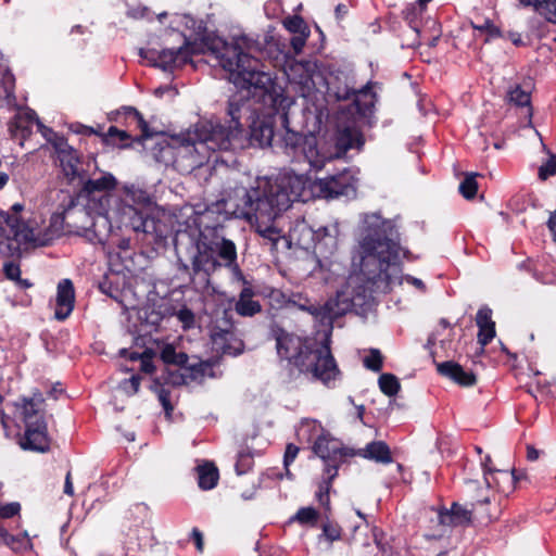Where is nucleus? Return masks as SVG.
<instances>
[{"label":"nucleus","instance_id":"1","mask_svg":"<svg viewBox=\"0 0 556 556\" xmlns=\"http://www.w3.org/2000/svg\"><path fill=\"white\" fill-rule=\"evenodd\" d=\"M355 190L356 179L349 168L314 181L304 175L283 172L275 178H258L256 187L250 189L237 182L229 185L223 192L220 204L226 214L245 219L261 237L276 245L282 238V230L275 220L293 202L349 197Z\"/></svg>","mask_w":556,"mask_h":556},{"label":"nucleus","instance_id":"2","mask_svg":"<svg viewBox=\"0 0 556 556\" xmlns=\"http://www.w3.org/2000/svg\"><path fill=\"white\" fill-rule=\"evenodd\" d=\"M409 251L401 245L399 229L393 219L380 213L361 215L357 228V256L363 274L374 282L379 292H390L405 281L421 292L426 286L419 278L403 276L402 260Z\"/></svg>","mask_w":556,"mask_h":556},{"label":"nucleus","instance_id":"3","mask_svg":"<svg viewBox=\"0 0 556 556\" xmlns=\"http://www.w3.org/2000/svg\"><path fill=\"white\" fill-rule=\"evenodd\" d=\"M277 112L258 114L256 110L245 106L240 101L228 100L224 121L216 116L199 119L193 131L176 132L172 124L164 123L156 115L146 119L141 114L139 137L151 139H274L276 136ZM281 126L288 128L286 113L279 115Z\"/></svg>","mask_w":556,"mask_h":556},{"label":"nucleus","instance_id":"4","mask_svg":"<svg viewBox=\"0 0 556 556\" xmlns=\"http://www.w3.org/2000/svg\"><path fill=\"white\" fill-rule=\"evenodd\" d=\"M254 43L255 41L248 36H241L235 41L228 42L215 33H206L201 36L200 42H190L186 39L180 48H186L190 58L194 54L210 52L222 68L228 73L229 81L237 88L247 90L254 88L261 90L263 94H267L273 88L270 75L261 70L260 59L243 51V47L252 50ZM191 62L192 59H190Z\"/></svg>","mask_w":556,"mask_h":556},{"label":"nucleus","instance_id":"5","mask_svg":"<svg viewBox=\"0 0 556 556\" xmlns=\"http://www.w3.org/2000/svg\"><path fill=\"white\" fill-rule=\"evenodd\" d=\"M277 354L301 372L312 374L326 386L340 378V370L331 354V333L326 328L319 342L303 339L282 329L275 332Z\"/></svg>","mask_w":556,"mask_h":556},{"label":"nucleus","instance_id":"6","mask_svg":"<svg viewBox=\"0 0 556 556\" xmlns=\"http://www.w3.org/2000/svg\"><path fill=\"white\" fill-rule=\"evenodd\" d=\"M354 260H358L361 264L357 248L355 249ZM374 291H378L376 286L363 274L359 267V273L348 277L334 299L328 300L323 305H315L306 301L305 304H299V308L309 313L316 323L326 327L331 333L336 318L351 311L363 313L369 308L372 303Z\"/></svg>","mask_w":556,"mask_h":556},{"label":"nucleus","instance_id":"7","mask_svg":"<svg viewBox=\"0 0 556 556\" xmlns=\"http://www.w3.org/2000/svg\"><path fill=\"white\" fill-rule=\"evenodd\" d=\"M123 189L125 200L114 210L118 229L150 236L155 242L162 239L165 226L150 213L153 202L149 193L135 185H125Z\"/></svg>","mask_w":556,"mask_h":556},{"label":"nucleus","instance_id":"8","mask_svg":"<svg viewBox=\"0 0 556 556\" xmlns=\"http://www.w3.org/2000/svg\"><path fill=\"white\" fill-rule=\"evenodd\" d=\"M378 83L368 81L361 89H348L340 98L348 100L354 96L353 102L336 116L337 139H364L363 127L371 126L377 93L372 87Z\"/></svg>","mask_w":556,"mask_h":556},{"label":"nucleus","instance_id":"9","mask_svg":"<svg viewBox=\"0 0 556 556\" xmlns=\"http://www.w3.org/2000/svg\"><path fill=\"white\" fill-rule=\"evenodd\" d=\"M106 119L111 125L105 130V126L97 124L96 126H88L80 122L64 123L67 127V135H75L80 137L97 136L100 139H109L116 137L117 139H141L139 137V124L141 121V113L131 105H123L116 110L106 113Z\"/></svg>","mask_w":556,"mask_h":556},{"label":"nucleus","instance_id":"10","mask_svg":"<svg viewBox=\"0 0 556 556\" xmlns=\"http://www.w3.org/2000/svg\"><path fill=\"white\" fill-rule=\"evenodd\" d=\"M288 155L299 162L306 161L311 167L321 169L333 159L345 157L349 150H362L365 141H279Z\"/></svg>","mask_w":556,"mask_h":556},{"label":"nucleus","instance_id":"11","mask_svg":"<svg viewBox=\"0 0 556 556\" xmlns=\"http://www.w3.org/2000/svg\"><path fill=\"white\" fill-rule=\"evenodd\" d=\"M312 450L325 464V473H329L330 478H336L339 467L349 457L355 456L354 450L345 447L343 443L326 431L312 445Z\"/></svg>","mask_w":556,"mask_h":556},{"label":"nucleus","instance_id":"12","mask_svg":"<svg viewBox=\"0 0 556 556\" xmlns=\"http://www.w3.org/2000/svg\"><path fill=\"white\" fill-rule=\"evenodd\" d=\"M222 263L215 256L212 247L198 244L197 253L192 256L191 283L198 291H205L210 286V276Z\"/></svg>","mask_w":556,"mask_h":556},{"label":"nucleus","instance_id":"13","mask_svg":"<svg viewBox=\"0 0 556 556\" xmlns=\"http://www.w3.org/2000/svg\"><path fill=\"white\" fill-rule=\"evenodd\" d=\"M55 160L67 179L68 184H74L77 180H84L83 160L79 152L68 141H51Z\"/></svg>","mask_w":556,"mask_h":556},{"label":"nucleus","instance_id":"14","mask_svg":"<svg viewBox=\"0 0 556 556\" xmlns=\"http://www.w3.org/2000/svg\"><path fill=\"white\" fill-rule=\"evenodd\" d=\"M532 79H525L522 84H516L507 91L508 101L518 108L525 109L526 123L521 125V130L532 132L522 134L521 136H534L543 139V134L532 124L533 108L531 105V88Z\"/></svg>","mask_w":556,"mask_h":556},{"label":"nucleus","instance_id":"15","mask_svg":"<svg viewBox=\"0 0 556 556\" xmlns=\"http://www.w3.org/2000/svg\"><path fill=\"white\" fill-rule=\"evenodd\" d=\"M64 231V216L55 213L50 217L49 226L45 231H36L34 229L23 227L22 240L34 244L35 247H45L50 244L55 238L60 237Z\"/></svg>","mask_w":556,"mask_h":556},{"label":"nucleus","instance_id":"16","mask_svg":"<svg viewBox=\"0 0 556 556\" xmlns=\"http://www.w3.org/2000/svg\"><path fill=\"white\" fill-rule=\"evenodd\" d=\"M20 445L23 450L47 452L50 448V439L46 420L25 426V433L20 441Z\"/></svg>","mask_w":556,"mask_h":556},{"label":"nucleus","instance_id":"17","mask_svg":"<svg viewBox=\"0 0 556 556\" xmlns=\"http://www.w3.org/2000/svg\"><path fill=\"white\" fill-rule=\"evenodd\" d=\"M212 349L219 354L236 356L243 351L242 340L231 329L214 328L211 332Z\"/></svg>","mask_w":556,"mask_h":556},{"label":"nucleus","instance_id":"18","mask_svg":"<svg viewBox=\"0 0 556 556\" xmlns=\"http://www.w3.org/2000/svg\"><path fill=\"white\" fill-rule=\"evenodd\" d=\"M206 377H213V366L208 362H199L190 366L184 365L170 372L169 380L173 384H188L202 382Z\"/></svg>","mask_w":556,"mask_h":556},{"label":"nucleus","instance_id":"19","mask_svg":"<svg viewBox=\"0 0 556 556\" xmlns=\"http://www.w3.org/2000/svg\"><path fill=\"white\" fill-rule=\"evenodd\" d=\"M75 303V290L72 280L62 279L58 283L54 317L65 320L73 312Z\"/></svg>","mask_w":556,"mask_h":556},{"label":"nucleus","instance_id":"20","mask_svg":"<svg viewBox=\"0 0 556 556\" xmlns=\"http://www.w3.org/2000/svg\"><path fill=\"white\" fill-rule=\"evenodd\" d=\"M438 372L462 387H471L476 383L472 371L465 370L458 363L446 361L437 364Z\"/></svg>","mask_w":556,"mask_h":556},{"label":"nucleus","instance_id":"21","mask_svg":"<svg viewBox=\"0 0 556 556\" xmlns=\"http://www.w3.org/2000/svg\"><path fill=\"white\" fill-rule=\"evenodd\" d=\"M159 66L164 72H173L177 68H182L190 63V53L186 48L178 49H163L159 51Z\"/></svg>","mask_w":556,"mask_h":556},{"label":"nucleus","instance_id":"22","mask_svg":"<svg viewBox=\"0 0 556 556\" xmlns=\"http://www.w3.org/2000/svg\"><path fill=\"white\" fill-rule=\"evenodd\" d=\"M37 122V113L28 110L17 113L9 123V130L15 139H28L33 134V127Z\"/></svg>","mask_w":556,"mask_h":556},{"label":"nucleus","instance_id":"23","mask_svg":"<svg viewBox=\"0 0 556 556\" xmlns=\"http://www.w3.org/2000/svg\"><path fill=\"white\" fill-rule=\"evenodd\" d=\"M180 142L188 150H190L191 148L194 149L195 151H199L200 149L212 150L213 154L210 155L208 159L214 156L213 161L216 164L223 163V164L229 165V164L236 163L235 159H226V157H224V155L217 154V151H220L223 153H228V149H229L231 141L223 140V141H180Z\"/></svg>","mask_w":556,"mask_h":556},{"label":"nucleus","instance_id":"24","mask_svg":"<svg viewBox=\"0 0 556 556\" xmlns=\"http://www.w3.org/2000/svg\"><path fill=\"white\" fill-rule=\"evenodd\" d=\"M42 401L41 395L38 394L30 399L23 397L21 402L15 403L16 408L21 409V416L25 426L45 420L40 408Z\"/></svg>","mask_w":556,"mask_h":556},{"label":"nucleus","instance_id":"25","mask_svg":"<svg viewBox=\"0 0 556 556\" xmlns=\"http://www.w3.org/2000/svg\"><path fill=\"white\" fill-rule=\"evenodd\" d=\"M254 290L251 283H247L245 287L239 293V298L235 303V311L237 314L243 317H252L260 313L262 306L258 301L253 300Z\"/></svg>","mask_w":556,"mask_h":556},{"label":"nucleus","instance_id":"26","mask_svg":"<svg viewBox=\"0 0 556 556\" xmlns=\"http://www.w3.org/2000/svg\"><path fill=\"white\" fill-rule=\"evenodd\" d=\"M355 455L381 464H390L392 455L389 446L383 441H372L365 447L354 451Z\"/></svg>","mask_w":556,"mask_h":556},{"label":"nucleus","instance_id":"27","mask_svg":"<svg viewBox=\"0 0 556 556\" xmlns=\"http://www.w3.org/2000/svg\"><path fill=\"white\" fill-rule=\"evenodd\" d=\"M438 518L444 526H462L471 521V511L454 503L451 509H440Z\"/></svg>","mask_w":556,"mask_h":556},{"label":"nucleus","instance_id":"28","mask_svg":"<svg viewBox=\"0 0 556 556\" xmlns=\"http://www.w3.org/2000/svg\"><path fill=\"white\" fill-rule=\"evenodd\" d=\"M75 185L80 186L83 191L92 193L96 191H109L115 188L116 179L110 174L105 173L99 178H88L84 172V180H77Z\"/></svg>","mask_w":556,"mask_h":556},{"label":"nucleus","instance_id":"29","mask_svg":"<svg viewBox=\"0 0 556 556\" xmlns=\"http://www.w3.org/2000/svg\"><path fill=\"white\" fill-rule=\"evenodd\" d=\"M326 431L327 430L318 420L311 418H303L296 427L298 439L302 442L313 444L318 438L326 433Z\"/></svg>","mask_w":556,"mask_h":556},{"label":"nucleus","instance_id":"30","mask_svg":"<svg viewBox=\"0 0 556 556\" xmlns=\"http://www.w3.org/2000/svg\"><path fill=\"white\" fill-rule=\"evenodd\" d=\"M198 484L202 490H212L216 486L219 473L217 467L211 462H204L197 466Z\"/></svg>","mask_w":556,"mask_h":556},{"label":"nucleus","instance_id":"31","mask_svg":"<svg viewBox=\"0 0 556 556\" xmlns=\"http://www.w3.org/2000/svg\"><path fill=\"white\" fill-rule=\"evenodd\" d=\"M298 232L304 233L307 239L309 240H320L321 238H325L329 236V229L327 227H319L317 230H313L311 227L307 226V224L302 220L298 223L293 229L291 230L290 237L292 240H295L296 243H306L307 240L302 239L300 236H298Z\"/></svg>","mask_w":556,"mask_h":556},{"label":"nucleus","instance_id":"32","mask_svg":"<svg viewBox=\"0 0 556 556\" xmlns=\"http://www.w3.org/2000/svg\"><path fill=\"white\" fill-rule=\"evenodd\" d=\"M426 10V8H421L418 2L407 4L403 11L402 16L407 22L409 28L415 31L416 38L414 43L419 45V34H420V15Z\"/></svg>","mask_w":556,"mask_h":556},{"label":"nucleus","instance_id":"33","mask_svg":"<svg viewBox=\"0 0 556 556\" xmlns=\"http://www.w3.org/2000/svg\"><path fill=\"white\" fill-rule=\"evenodd\" d=\"M523 7H532L540 15L556 25V0H518Z\"/></svg>","mask_w":556,"mask_h":556},{"label":"nucleus","instance_id":"34","mask_svg":"<svg viewBox=\"0 0 556 556\" xmlns=\"http://www.w3.org/2000/svg\"><path fill=\"white\" fill-rule=\"evenodd\" d=\"M215 256H218L222 261V265L231 266L237 262V249L235 243L228 239H222L216 242L213 248Z\"/></svg>","mask_w":556,"mask_h":556},{"label":"nucleus","instance_id":"35","mask_svg":"<svg viewBox=\"0 0 556 556\" xmlns=\"http://www.w3.org/2000/svg\"><path fill=\"white\" fill-rule=\"evenodd\" d=\"M112 219L116 223L118 227V223L116 222L115 215L109 216L108 213H98L91 224L92 231L99 241H103V239L112 231L113 223Z\"/></svg>","mask_w":556,"mask_h":556},{"label":"nucleus","instance_id":"36","mask_svg":"<svg viewBox=\"0 0 556 556\" xmlns=\"http://www.w3.org/2000/svg\"><path fill=\"white\" fill-rule=\"evenodd\" d=\"M492 485L490 488L497 489L498 492L509 493L514 490L516 477L513 472L507 470H497L491 476Z\"/></svg>","mask_w":556,"mask_h":556},{"label":"nucleus","instance_id":"37","mask_svg":"<svg viewBox=\"0 0 556 556\" xmlns=\"http://www.w3.org/2000/svg\"><path fill=\"white\" fill-rule=\"evenodd\" d=\"M161 358L166 364L177 365L182 367L188 362V355L182 352H176L172 344H165L161 349Z\"/></svg>","mask_w":556,"mask_h":556},{"label":"nucleus","instance_id":"38","mask_svg":"<svg viewBox=\"0 0 556 556\" xmlns=\"http://www.w3.org/2000/svg\"><path fill=\"white\" fill-rule=\"evenodd\" d=\"M333 479L334 478L329 477V473L324 472L321 481L319 482V485H318V491L316 492V498H317L318 503L325 509L330 508L329 492H330L331 483H332Z\"/></svg>","mask_w":556,"mask_h":556},{"label":"nucleus","instance_id":"39","mask_svg":"<svg viewBox=\"0 0 556 556\" xmlns=\"http://www.w3.org/2000/svg\"><path fill=\"white\" fill-rule=\"evenodd\" d=\"M476 173H467L465 175L464 180L459 184L458 190L459 193L467 200L473 199L478 191V182H477Z\"/></svg>","mask_w":556,"mask_h":556},{"label":"nucleus","instance_id":"40","mask_svg":"<svg viewBox=\"0 0 556 556\" xmlns=\"http://www.w3.org/2000/svg\"><path fill=\"white\" fill-rule=\"evenodd\" d=\"M0 87L3 89L5 96L14 97L15 94V76L10 68L0 65Z\"/></svg>","mask_w":556,"mask_h":556},{"label":"nucleus","instance_id":"41","mask_svg":"<svg viewBox=\"0 0 556 556\" xmlns=\"http://www.w3.org/2000/svg\"><path fill=\"white\" fill-rule=\"evenodd\" d=\"M378 383L381 392L388 396H394L400 390V382L392 374H382Z\"/></svg>","mask_w":556,"mask_h":556},{"label":"nucleus","instance_id":"42","mask_svg":"<svg viewBox=\"0 0 556 556\" xmlns=\"http://www.w3.org/2000/svg\"><path fill=\"white\" fill-rule=\"evenodd\" d=\"M283 26L292 34L309 33L308 26L301 15H291L283 20Z\"/></svg>","mask_w":556,"mask_h":556},{"label":"nucleus","instance_id":"43","mask_svg":"<svg viewBox=\"0 0 556 556\" xmlns=\"http://www.w3.org/2000/svg\"><path fill=\"white\" fill-rule=\"evenodd\" d=\"M3 544L14 552H24L31 547L30 540L26 533L18 535L9 534V538H7Z\"/></svg>","mask_w":556,"mask_h":556},{"label":"nucleus","instance_id":"44","mask_svg":"<svg viewBox=\"0 0 556 556\" xmlns=\"http://www.w3.org/2000/svg\"><path fill=\"white\" fill-rule=\"evenodd\" d=\"M472 27L473 29L486 35L485 41L502 37V31L500 27L496 26L490 18H485L482 23L479 24L472 23Z\"/></svg>","mask_w":556,"mask_h":556},{"label":"nucleus","instance_id":"45","mask_svg":"<svg viewBox=\"0 0 556 556\" xmlns=\"http://www.w3.org/2000/svg\"><path fill=\"white\" fill-rule=\"evenodd\" d=\"M318 516V511L314 507H302L291 518V521H298L301 525H315Z\"/></svg>","mask_w":556,"mask_h":556},{"label":"nucleus","instance_id":"46","mask_svg":"<svg viewBox=\"0 0 556 556\" xmlns=\"http://www.w3.org/2000/svg\"><path fill=\"white\" fill-rule=\"evenodd\" d=\"M444 333H447L448 337L454 336L453 329L450 327V324L447 323L446 319L443 318L440 320V329L431 333L427 340L426 348L430 350L432 355H434L432 349L437 345L438 336H443Z\"/></svg>","mask_w":556,"mask_h":556},{"label":"nucleus","instance_id":"47","mask_svg":"<svg viewBox=\"0 0 556 556\" xmlns=\"http://www.w3.org/2000/svg\"><path fill=\"white\" fill-rule=\"evenodd\" d=\"M548 23L553 24L552 22H548L545 17L544 21L532 20L530 22L531 36L539 40L547 38L549 35Z\"/></svg>","mask_w":556,"mask_h":556},{"label":"nucleus","instance_id":"48","mask_svg":"<svg viewBox=\"0 0 556 556\" xmlns=\"http://www.w3.org/2000/svg\"><path fill=\"white\" fill-rule=\"evenodd\" d=\"M5 224L12 229L14 236L22 240L24 225L20 222L16 216H11L8 213L0 211V225Z\"/></svg>","mask_w":556,"mask_h":556},{"label":"nucleus","instance_id":"49","mask_svg":"<svg viewBox=\"0 0 556 556\" xmlns=\"http://www.w3.org/2000/svg\"><path fill=\"white\" fill-rule=\"evenodd\" d=\"M383 357L379 350L371 349L369 354L364 358V366L375 372H379L382 369Z\"/></svg>","mask_w":556,"mask_h":556},{"label":"nucleus","instance_id":"50","mask_svg":"<svg viewBox=\"0 0 556 556\" xmlns=\"http://www.w3.org/2000/svg\"><path fill=\"white\" fill-rule=\"evenodd\" d=\"M253 466V456L249 452H240L235 465L236 472L240 475L247 473Z\"/></svg>","mask_w":556,"mask_h":556},{"label":"nucleus","instance_id":"51","mask_svg":"<svg viewBox=\"0 0 556 556\" xmlns=\"http://www.w3.org/2000/svg\"><path fill=\"white\" fill-rule=\"evenodd\" d=\"M341 528L337 523L326 522L323 526V533L319 535V540L325 538L328 542L332 543L341 539Z\"/></svg>","mask_w":556,"mask_h":556},{"label":"nucleus","instance_id":"52","mask_svg":"<svg viewBox=\"0 0 556 556\" xmlns=\"http://www.w3.org/2000/svg\"><path fill=\"white\" fill-rule=\"evenodd\" d=\"M556 174V155L551 154L549 157L539 167V178L546 180Z\"/></svg>","mask_w":556,"mask_h":556},{"label":"nucleus","instance_id":"53","mask_svg":"<svg viewBox=\"0 0 556 556\" xmlns=\"http://www.w3.org/2000/svg\"><path fill=\"white\" fill-rule=\"evenodd\" d=\"M21 513V504L18 502L2 503L0 501V519H9L18 516Z\"/></svg>","mask_w":556,"mask_h":556},{"label":"nucleus","instance_id":"54","mask_svg":"<svg viewBox=\"0 0 556 556\" xmlns=\"http://www.w3.org/2000/svg\"><path fill=\"white\" fill-rule=\"evenodd\" d=\"M299 451H300V448L292 443H289L286 447L285 456H283V466L286 468V475L288 478H291V472L289 470V466L296 458Z\"/></svg>","mask_w":556,"mask_h":556},{"label":"nucleus","instance_id":"55","mask_svg":"<svg viewBox=\"0 0 556 556\" xmlns=\"http://www.w3.org/2000/svg\"><path fill=\"white\" fill-rule=\"evenodd\" d=\"M35 126H37V129L43 139H65V135L63 132L60 134L53 130V128L46 126L38 117Z\"/></svg>","mask_w":556,"mask_h":556},{"label":"nucleus","instance_id":"56","mask_svg":"<svg viewBox=\"0 0 556 556\" xmlns=\"http://www.w3.org/2000/svg\"><path fill=\"white\" fill-rule=\"evenodd\" d=\"M495 337V325L493 326H482L479 328L478 332V342L483 348L489 344L493 338Z\"/></svg>","mask_w":556,"mask_h":556},{"label":"nucleus","instance_id":"57","mask_svg":"<svg viewBox=\"0 0 556 556\" xmlns=\"http://www.w3.org/2000/svg\"><path fill=\"white\" fill-rule=\"evenodd\" d=\"M177 319L182 324L184 329H189L194 324V314L187 307L180 308L176 313Z\"/></svg>","mask_w":556,"mask_h":556},{"label":"nucleus","instance_id":"58","mask_svg":"<svg viewBox=\"0 0 556 556\" xmlns=\"http://www.w3.org/2000/svg\"><path fill=\"white\" fill-rule=\"evenodd\" d=\"M476 321L479 328H482V326L495 325L492 320V311L489 307H481L478 311Z\"/></svg>","mask_w":556,"mask_h":556},{"label":"nucleus","instance_id":"59","mask_svg":"<svg viewBox=\"0 0 556 556\" xmlns=\"http://www.w3.org/2000/svg\"><path fill=\"white\" fill-rule=\"evenodd\" d=\"M139 56L144 59L150 66H152V67L159 66V59H157L159 51L157 50L140 48Z\"/></svg>","mask_w":556,"mask_h":556},{"label":"nucleus","instance_id":"60","mask_svg":"<svg viewBox=\"0 0 556 556\" xmlns=\"http://www.w3.org/2000/svg\"><path fill=\"white\" fill-rule=\"evenodd\" d=\"M122 389L129 395L136 394L140 387V377L132 376L121 383Z\"/></svg>","mask_w":556,"mask_h":556},{"label":"nucleus","instance_id":"61","mask_svg":"<svg viewBox=\"0 0 556 556\" xmlns=\"http://www.w3.org/2000/svg\"><path fill=\"white\" fill-rule=\"evenodd\" d=\"M159 401L161 405L163 406L164 410L168 414L173 410V406L170 403V392L169 390L165 389L164 387H160L156 390Z\"/></svg>","mask_w":556,"mask_h":556},{"label":"nucleus","instance_id":"62","mask_svg":"<svg viewBox=\"0 0 556 556\" xmlns=\"http://www.w3.org/2000/svg\"><path fill=\"white\" fill-rule=\"evenodd\" d=\"M491 464H492V458H491L490 455H485L481 459V466H482V469H483L484 481H485L488 486L492 485L491 476L496 471V469L493 468L491 466Z\"/></svg>","mask_w":556,"mask_h":556},{"label":"nucleus","instance_id":"63","mask_svg":"<svg viewBox=\"0 0 556 556\" xmlns=\"http://www.w3.org/2000/svg\"><path fill=\"white\" fill-rule=\"evenodd\" d=\"M3 271L8 279L20 280L21 269H20L18 265H16L12 262L5 263L4 267H3Z\"/></svg>","mask_w":556,"mask_h":556},{"label":"nucleus","instance_id":"64","mask_svg":"<svg viewBox=\"0 0 556 556\" xmlns=\"http://www.w3.org/2000/svg\"><path fill=\"white\" fill-rule=\"evenodd\" d=\"M437 343L440 344V348L443 350L445 354L454 350L453 337H448L447 333H444L443 336H438Z\"/></svg>","mask_w":556,"mask_h":556}]
</instances>
